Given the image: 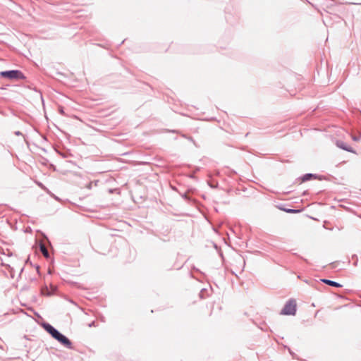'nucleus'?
Wrapping results in <instances>:
<instances>
[{"instance_id": "1", "label": "nucleus", "mask_w": 361, "mask_h": 361, "mask_svg": "<svg viewBox=\"0 0 361 361\" xmlns=\"http://www.w3.org/2000/svg\"><path fill=\"white\" fill-rule=\"evenodd\" d=\"M0 77L1 78L8 79L10 80H19L26 79L25 74L20 70L18 69L1 71Z\"/></svg>"}, {"instance_id": "2", "label": "nucleus", "mask_w": 361, "mask_h": 361, "mask_svg": "<svg viewBox=\"0 0 361 361\" xmlns=\"http://www.w3.org/2000/svg\"><path fill=\"white\" fill-rule=\"evenodd\" d=\"M297 312V304L296 301L294 299H289L286 304L284 305V307L281 310L280 314L281 315H291L294 316L295 315Z\"/></svg>"}, {"instance_id": "3", "label": "nucleus", "mask_w": 361, "mask_h": 361, "mask_svg": "<svg viewBox=\"0 0 361 361\" xmlns=\"http://www.w3.org/2000/svg\"><path fill=\"white\" fill-rule=\"evenodd\" d=\"M42 327L55 340L59 338L62 333L47 322L41 324Z\"/></svg>"}, {"instance_id": "4", "label": "nucleus", "mask_w": 361, "mask_h": 361, "mask_svg": "<svg viewBox=\"0 0 361 361\" xmlns=\"http://www.w3.org/2000/svg\"><path fill=\"white\" fill-rule=\"evenodd\" d=\"M312 179H318L319 180H326V178L324 176L311 173H305L298 178V180L300 181V183L307 182Z\"/></svg>"}, {"instance_id": "5", "label": "nucleus", "mask_w": 361, "mask_h": 361, "mask_svg": "<svg viewBox=\"0 0 361 361\" xmlns=\"http://www.w3.org/2000/svg\"><path fill=\"white\" fill-rule=\"evenodd\" d=\"M61 345L68 349H73V345L71 341L64 334H61L59 338L56 340Z\"/></svg>"}, {"instance_id": "6", "label": "nucleus", "mask_w": 361, "mask_h": 361, "mask_svg": "<svg viewBox=\"0 0 361 361\" xmlns=\"http://www.w3.org/2000/svg\"><path fill=\"white\" fill-rule=\"evenodd\" d=\"M336 145L338 148H340L343 150H345L346 152H351L353 154H357L355 150H354L352 147L348 145L347 143H345V142H343L342 140H336Z\"/></svg>"}, {"instance_id": "7", "label": "nucleus", "mask_w": 361, "mask_h": 361, "mask_svg": "<svg viewBox=\"0 0 361 361\" xmlns=\"http://www.w3.org/2000/svg\"><path fill=\"white\" fill-rule=\"evenodd\" d=\"M321 281L322 283L328 285V286H330L336 287V288H341V287H343V285H341V283H338L336 281L330 280V279H322Z\"/></svg>"}, {"instance_id": "8", "label": "nucleus", "mask_w": 361, "mask_h": 361, "mask_svg": "<svg viewBox=\"0 0 361 361\" xmlns=\"http://www.w3.org/2000/svg\"><path fill=\"white\" fill-rule=\"evenodd\" d=\"M39 250L45 258L49 259L50 257L47 249L43 244L39 245Z\"/></svg>"}, {"instance_id": "9", "label": "nucleus", "mask_w": 361, "mask_h": 361, "mask_svg": "<svg viewBox=\"0 0 361 361\" xmlns=\"http://www.w3.org/2000/svg\"><path fill=\"white\" fill-rule=\"evenodd\" d=\"M279 209L282 211H284L285 212L288 214H297L300 212V210L295 209H290V208H285V207H279Z\"/></svg>"}, {"instance_id": "10", "label": "nucleus", "mask_w": 361, "mask_h": 361, "mask_svg": "<svg viewBox=\"0 0 361 361\" xmlns=\"http://www.w3.org/2000/svg\"><path fill=\"white\" fill-rule=\"evenodd\" d=\"M41 293H42V295H47V296L51 295V293H49L47 286H45L44 287L42 288Z\"/></svg>"}, {"instance_id": "11", "label": "nucleus", "mask_w": 361, "mask_h": 361, "mask_svg": "<svg viewBox=\"0 0 361 361\" xmlns=\"http://www.w3.org/2000/svg\"><path fill=\"white\" fill-rule=\"evenodd\" d=\"M180 196L187 202H190L192 200L191 197H190L186 192L183 194L180 193Z\"/></svg>"}, {"instance_id": "12", "label": "nucleus", "mask_w": 361, "mask_h": 361, "mask_svg": "<svg viewBox=\"0 0 361 361\" xmlns=\"http://www.w3.org/2000/svg\"><path fill=\"white\" fill-rule=\"evenodd\" d=\"M55 151L58 154L61 155L63 158H66L68 157V152H62L58 150L57 149H55Z\"/></svg>"}, {"instance_id": "13", "label": "nucleus", "mask_w": 361, "mask_h": 361, "mask_svg": "<svg viewBox=\"0 0 361 361\" xmlns=\"http://www.w3.org/2000/svg\"><path fill=\"white\" fill-rule=\"evenodd\" d=\"M352 259L354 260V265L357 266L358 262V257L357 255L354 254L352 255Z\"/></svg>"}, {"instance_id": "14", "label": "nucleus", "mask_w": 361, "mask_h": 361, "mask_svg": "<svg viewBox=\"0 0 361 361\" xmlns=\"http://www.w3.org/2000/svg\"><path fill=\"white\" fill-rule=\"evenodd\" d=\"M352 139L355 142H358L361 139V134H359L358 135H353Z\"/></svg>"}, {"instance_id": "15", "label": "nucleus", "mask_w": 361, "mask_h": 361, "mask_svg": "<svg viewBox=\"0 0 361 361\" xmlns=\"http://www.w3.org/2000/svg\"><path fill=\"white\" fill-rule=\"evenodd\" d=\"M14 134H15L16 135H17V136H19V135H23V133H22L20 131H18H18H16V132L14 133Z\"/></svg>"}, {"instance_id": "16", "label": "nucleus", "mask_w": 361, "mask_h": 361, "mask_svg": "<svg viewBox=\"0 0 361 361\" xmlns=\"http://www.w3.org/2000/svg\"><path fill=\"white\" fill-rule=\"evenodd\" d=\"M30 263V264H32L31 262H30V257L28 256L27 258L25 259V264H28Z\"/></svg>"}, {"instance_id": "17", "label": "nucleus", "mask_w": 361, "mask_h": 361, "mask_svg": "<svg viewBox=\"0 0 361 361\" xmlns=\"http://www.w3.org/2000/svg\"><path fill=\"white\" fill-rule=\"evenodd\" d=\"M90 327L95 326V322L93 321L90 324H89Z\"/></svg>"}, {"instance_id": "18", "label": "nucleus", "mask_w": 361, "mask_h": 361, "mask_svg": "<svg viewBox=\"0 0 361 361\" xmlns=\"http://www.w3.org/2000/svg\"><path fill=\"white\" fill-rule=\"evenodd\" d=\"M308 194H309L308 190H305V191L302 192V196H306V195H307Z\"/></svg>"}, {"instance_id": "19", "label": "nucleus", "mask_w": 361, "mask_h": 361, "mask_svg": "<svg viewBox=\"0 0 361 361\" xmlns=\"http://www.w3.org/2000/svg\"><path fill=\"white\" fill-rule=\"evenodd\" d=\"M37 184H38V185H39L40 188H42V189H44V188H45L44 185L42 183H38Z\"/></svg>"}, {"instance_id": "20", "label": "nucleus", "mask_w": 361, "mask_h": 361, "mask_svg": "<svg viewBox=\"0 0 361 361\" xmlns=\"http://www.w3.org/2000/svg\"><path fill=\"white\" fill-rule=\"evenodd\" d=\"M169 132L173 133H179V131L177 130H169Z\"/></svg>"}, {"instance_id": "21", "label": "nucleus", "mask_w": 361, "mask_h": 361, "mask_svg": "<svg viewBox=\"0 0 361 361\" xmlns=\"http://www.w3.org/2000/svg\"><path fill=\"white\" fill-rule=\"evenodd\" d=\"M59 112H60V114H64V111H63V107H60V109H59Z\"/></svg>"}, {"instance_id": "22", "label": "nucleus", "mask_w": 361, "mask_h": 361, "mask_svg": "<svg viewBox=\"0 0 361 361\" xmlns=\"http://www.w3.org/2000/svg\"><path fill=\"white\" fill-rule=\"evenodd\" d=\"M187 139H188V140H190V141H191V142H194V140H193V138H192L191 136H188V137H187Z\"/></svg>"}, {"instance_id": "23", "label": "nucleus", "mask_w": 361, "mask_h": 361, "mask_svg": "<svg viewBox=\"0 0 361 361\" xmlns=\"http://www.w3.org/2000/svg\"><path fill=\"white\" fill-rule=\"evenodd\" d=\"M209 186H210L211 188H217V187H218V183H216V185H209Z\"/></svg>"}, {"instance_id": "24", "label": "nucleus", "mask_w": 361, "mask_h": 361, "mask_svg": "<svg viewBox=\"0 0 361 361\" xmlns=\"http://www.w3.org/2000/svg\"><path fill=\"white\" fill-rule=\"evenodd\" d=\"M299 257H300V258H301L302 260H304L305 262L308 263V261H307V259H305V258H303V257H301V256H299Z\"/></svg>"}, {"instance_id": "25", "label": "nucleus", "mask_w": 361, "mask_h": 361, "mask_svg": "<svg viewBox=\"0 0 361 361\" xmlns=\"http://www.w3.org/2000/svg\"><path fill=\"white\" fill-rule=\"evenodd\" d=\"M87 188H88L89 189H91V188H92V183H90L88 184Z\"/></svg>"}, {"instance_id": "26", "label": "nucleus", "mask_w": 361, "mask_h": 361, "mask_svg": "<svg viewBox=\"0 0 361 361\" xmlns=\"http://www.w3.org/2000/svg\"><path fill=\"white\" fill-rule=\"evenodd\" d=\"M181 136H182L183 137L186 138V139H187V137H188V136H187V135H185V134H182V135H181Z\"/></svg>"}, {"instance_id": "27", "label": "nucleus", "mask_w": 361, "mask_h": 361, "mask_svg": "<svg viewBox=\"0 0 361 361\" xmlns=\"http://www.w3.org/2000/svg\"><path fill=\"white\" fill-rule=\"evenodd\" d=\"M36 269H37V271H39V266H36Z\"/></svg>"}, {"instance_id": "28", "label": "nucleus", "mask_w": 361, "mask_h": 361, "mask_svg": "<svg viewBox=\"0 0 361 361\" xmlns=\"http://www.w3.org/2000/svg\"><path fill=\"white\" fill-rule=\"evenodd\" d=\"M231 173H233V174L236 173V172L235 171H233V170L231 171Z\"/></svg>"}, {"instance_id": "29", "label": "nucleus", "mask_w": 361, "mask_h": 361, "mask_svg": "<svg viewBox=\"0 0 361 361\" xmlns=\"http://www.w3.org/2000/svg\"><path fill=\"white\" fill-rule=\"evenodd\" d=\"M35 314L37 315L38 317H40V315L37 312H35Z\"/></svg>"}, {"instance_id": "30", "label": "nucleus", "mask_w": 361, "mask_h": 361, "mask_svg": "<svg viewBox=\"0 0 361 361\" xmlns=\"http://www.w3.org/2000/svg\"><path fill=\"white\" fill-rule=\"evenodd\" d=\"M190 177L193 178L195 176L193 175H191Z\"/></svg>"}, {"instance_id": "31", "label": "nucleus", "mask_w": 361, "mask_h": 361, "mask_svg": "<svg viewBox=\"0 0 361 361\" xmlns=\"http://www.w3.org/2000/svg\"><path fill=\"white\" fill-rule=\"evenodd\" d=\"M288 350H289L290 353L292 354V352L290 351V348H288Z\"/></svg>"}, {"instance_id": "32", "label": "nucleus", "mask_w": 361, "mask_h": 361, "mask_svg": "<svg viewBox=\"0 0 361 361\" xmlns=\"http://www.w3.org/2000/svg\"><path fill=\"white\" fill-rule=\"evenodd\" d=\"M24 268H22L20 270V273L23 271Z\"/></svg>"}]
</instances>
